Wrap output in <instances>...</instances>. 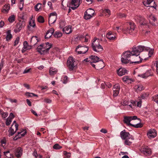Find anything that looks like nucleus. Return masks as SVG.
<instances>
[{"instance_id": "f257e3e1", "label": "nucleus", "mask_w": 158, "mask_h": 158, "mask_svg": "<svg viewBox=\"0 0 158 158\" xmlns=\"http://www.w3.org/2000/svg\"><path fill=\"white\" fill-rule=\"evenodd\" d=\"M132 49L131 51H127L123 53L122 57L121 59L122 63L139 64L141 62L143 59L140 56L137 57L143 50L142 47L140 46H133Z\"/></svg>"}, {"instance_id": "052dcab7", "label": "nucleus", "mask_w": 158, "mask_h": 158, "mask_svg": "<svg viewBox=\"0 0 158 158\" xmlns=\"http://www.w3.org/2000/svg\"><path fill=\"white\" fill-rule=\"evenodd\" d=\"M107 86L108 88H110L111 87L112 85L109 82H107L105 84Z\"/></svg>"}, {"instance_id": "a211bd4d", "label": "nucleus", "mask_w": 158, "mask_h": 158, "mask_svg": "<svg viewBox=\"0 0 158 158\" xmlns=\"http://www.w3.org/2000/svg\"><path fill=\"white\" fill-rule=\"evenodd\" d=\"M15 116L12 113L10 114L9 117L6 119V126H9L12 122V119L14 118Z\"/></svg>"}, {"instance_id": "4d7b16f0", "label": "nucleus", "mask_w": 158, "mask_h": 158, "mask_svg": "<svg viewBox=\"0 0 158 158\" xmlns=\"http://www.w3.org/2000/svg\"><path fill=\"white\" fill-rule=\"evenodd\" d=\"M8 113L7 112H5L2 115V117L3 118H6L8 115Z\"/></svg>"}, {"instance_id": "bf43d9fd", "label": "nucleus", "mask_w": 158, "mask_h": 158, "mask_svg": "<svg viewBox=\"0 0 158 158\" xmlns=\"http://www.w3.org/2000/svg\"><path fill=\"white\" fill-rule=\"evenodd\" d=\"M26 102L28 105L29 106H31V102L28 99H27L26 100Z\"/></svg>"}, {"instance_id": "864d4df0", "label": "nucleus", "mask_w": 158, "mask_h": 158, "mask_svg": "<svg viewBox=\"0 0 158 158\" xmlns=\"http://www.w3.org/2000/svg\"><path fill=\"white\" fill-rule=\"evenodd\" d=\"M147 96V94H143L140 96V98L141 99H144Z\"/></svg>"}, {"instance_id": "0eeeda50", "label": "nucleus", "mask_w": 158, "mask_h": 158, "mask_svg": "<svg viewBox=\"0 0 158 158\" xmlns=\"http://www.w3.org/2000/svg\"><path fill=\"white\" fill-rule=\"evenodd\" d=\"M140 151L142 153L146 156H150L152 153L151 149L147 145H143L140 149Z\"/></svg>"}, {"instance_id": "774afa93", "label": "nucleus", "mask_w": 158, "mask_h": 158, "mask_svg": "<svg viewBox=\"0 0 158 158\" xmlns=\"http://www.w3.org/2000/svg\"><path fill=\"white\" fill-rule=\"evenodd\" d=\"M156 71L158 74V61H156Z\"/></svg>"}, {"instance_id": "0e129e2a", "label": "nucleus", "mask_w": 158, "mask_h": 158, "mask_svg": "<svg viewBox=\"0 0 158 158\" xmlns=\"http://www.w3.org/2000/svg\"><path fill=\"white\" fill-rule=\"evenodd\" d=\"M44 130V129L43 128H41L40 129V136H41V135L42 134V133L43 134L45 132H46V131H45L44 132L43 131Z\"/></svg>"}, {"instance_id": "603ef678", "label": "nucleus", "mask_w": 158, "mask_h": 158, "mask_svg": "<svg viewBox=\"0 0 158 158\" xmlns=\"http://www.w3.org/2000/svg\"><path fill=\"white\" fill-rule=\"evenodd\" d=\"M40 5V3H37L34 6V9L35 11H38L40 9V7L38 8V6Z\"/></svg>"}, {"instance_id": "c85d7f7f", "label": "nucleus", "mask_w": 158, "mask_h": 158, "mask_svg": "<svg viewBox=\"0 0 158 158\" xmlns=\"http://www.w3.org/2000/svg\"><path fill=\"white\" fill-rule=\"evenodd\" d=\"M62 33L60 32L55 31L53 34V36L56 38H58L62 36Z\"/></svg>"}, {"instance_id": "cd10ccee", "label": "nucleus", "mask_w": 158, "mask_h": 158, "mask_svg": "<svg viewBox=\"0 0 158 158\" xmlns=\"http://www.w3.org/2000/svg\"><path fill=\"white\" fill-rule=\"evenodd\" d=\"M7 36L6 40L7 41L10 40L12 37V35L11 34V31L8 30L6 32Z\"/></svg>"}, {"instance_id": "4be33fe9", "label": "nucleus", "mask_w": 158, "mask_h": 158, "mask_svg": "<svg viewBox=\"0 0 158 158\" xmlns=\"http://www.w3.org/2000/svg\"><path fill=\"white\" fill-rule=\"evenodd\" d=\"M72 31L71 26L70 25L66 27L63 29V32L66 34H69L71 33Z\"/></svg>"}, {"instance_id": "a878e982", "label": "nucleus", "mask_w": 158, "mask_h": 158, "mask_svg": "<svg viewBox=\"0 0 158 158\" xmlns=\"http://www.w3.org/2000/svg\"><path fill=\"white\" fill-rule=\"evenodd\" d=\"M29 25L27 26V28L29 30H31V27H34L35 26V21L31 19L29 23Z\"/></svg>"}, {"instance_id": "f704fd0d", "label": "nucleus", "mask_w": 158, "mask_h": 158, "mask_svg": "<svg viewBox=\"0 0 158 158\" xmlns=\"http://www.w3.org/2000/svg\"><path fill=\"white\" fill-rule=\"evenodd\" d=\"M4 155L7 157L10 158H13V156L10 153L9 151L4 152Z\"/></svg>"}, {"instance_id": "412c9836", "label": "nucleus", "mask_w": 158, "mask_h": 158, "mask_svg": "<svg viewBox=\"0 0 158 158\" xmlns=\"http://www.w3.org/2000/svg\"><path fill=\"white\" fill-rule=\"evenodd\" d=\"M22 152L23 149L21 147H18L16 149V156L18 158L20 157L22 154Z\"/></svg>"}, {"instance_id": "5fc2aeb1", "label": "nucleus", "mask_w": 158, "mask_h": 158, "mask_svg": "<svg viewBox=\"0 0 158 158\" xmlns=\"http://www.w3.org/2000/svg\"><path fill=\"white\" fill-rule=\"evenodd\" d=\"M141 103H142V101L140 99L139 101L137 102V106L138 107H140L141 106Z\"/></svg>"}, {"instance_id": "72a5a7b5", "label": "nucleus", "mask_w": 158, "mask_h": 158, "mask_svg": "<svg viewBox=\"0 0 158 158\" xmlns=\"http://www.w3.org/2000/svg\"><path fill=\"white\" fill-rule=\"evenodd\" d=\"M63 153L64 156V158H69L70 157L71 154L70 152L64 151H63Z\"/></svg>"}, {"instance_id": "dca6fc26", "label": "nucleus", "mask_w": 158, "mask_h": 158, "mask_svg": "<svg viewBox=\"0 0 158 158\" xmlns=\"http://www.w3.org/2000/svg\"><path fill=\"white\" fill-rule=\"evenodd\" d=\"M23 47L22 50V53L24 52L27 50L30 49L31 48V45L28 44L27 41H25L23 43Z\"/></svg>"}, {"instance_id": "c9c22d12", "label": "nucleus", "mask_w": 158, "mask_h": 158, "mask_svg": "<svg viewBox=\"0 0 158 158\" xmlns=\"http://www.w3.org/2000/svg\"><path fill=\"white\" fill-rule=\"evenodd\" d=\"M93 17L91 15L85 12L84 13L85 19H89Z\"/></svg>"}, {"instance_id": "20e7f679", "label": "nucleus", "mask_w": 158, "mask_h": 158, "mask_svg": "<svg viewBox=\"0 0 158 158\" xmlns=\"http://www.w3.org/2000/svg\"><path fill=\"white\" fill-rule=\"evenodd\" d=\"M127 27L122 29V31L124 34L128 33L131 34L135 29L134 23L133 22H127L126 24Z\"/></svg>"}, {"instance_id": "aec40b11", "label": "nucleus", "mask_w": 158, "mask_h": 158, "mask_svg": "<svg viewBox=\"0 0 158 158\" xmlns=\"http://www.w3.org/2000/svg\"><path fill=\"white\" fill-rule=\"evenodd\" d=\"M134 89L135 92L138 93L144 89V88L142 85H136L135 86Z\"/></svg>"}, {"instance_id": "f3484780", "label": "nucleus", "mask_w": 158, "mask_h": 158, "mask_svg": "<svg viewBox=\"0 0 158 158\" xmlns=\"http://www.w3.org/2000/svg\"><path fill=\"white\" fill-rule=\"evenodd\" d=\"M127 73V70L124 68H121L117 70V73L119 76H122Z\"/></svg>"}, {"instance_id": "de8ad7c7", "label": "nucleus", "mask_w": 158, "mask_h": 158, "mask_svg": "<svg viewBox=\"0 0 158 158\" xmlns=\"http://www.w3.org/2000/svg\"><path fill=\"white\" fill-rule=\"evenodd\" d=\"M126 16V15L121 13H119L118 15V17L121 18H125Z\"/></svg>"}, {"instance_id": "3c124183", "label": "nucleus", "mask_w": 158, "mask_h": 158, "mask_svg": "<svg viewBox=\"0 0 158 158\" xmlns=\"http://www.w3.org/2000/svg\"><path fill=\"white\" fill-rule=\"evenodd\" d=\"M47 88L48 87L47 86H45L44 87L40 86V88L41 89V91L42 92L45 91L47 90Z\"/></svg>"}, {"instance_id": "393cba45", "label": "nucleus", "mask_w": 158, "mask_h": 158, "mask_svg": "<svg viewBox=\"0 0 158 158\" xmlns=\"http://www.w3.org/2000/svg\"><path fill=\"white\" fill-rule=\"evenodd\" d=\"M147 17L150 23H151V21L154 22L157 20V19L156 17L152 14L148 15Z\"/></svg>"}, {"instance_id": "6ab92c4d", "label": "nucleus", "mask_w": 158, "mask_h": 158, "mask_svg": "<svg viewBox=\"0 0 158 158\" xmlns=\"http://www.w3.org/2000/svg\"><path fill=\"white\" fill-rule=\"evenodd\" d=\"M141 46L143 49V51H148V55L149 57L151 56L153 53V49H150V48L147 47H146L140 45Z\"/></svg>"}, {"instance_id": "8fccbe9b", "label": "nucleus", "mask_w": 158, "mask_h": 158, "mask_svg": "<svg viewBox=\"0 0 158 158\" xmlns=\"http://www.w3.org/2000/svg\"><path fill=\"white\" fill-rule=\"evenodd\" d=\"M19 40V37H18L16 38L15 40V42H14V46H16L18 44Z\"/></svg>"}, {"instance_id": "473e14b6", "label": "nucleus", "mask_w": 158, "mask_h": 158, "mask_svg": "<svg viewBox=\"0 0 158 158\" xmlns=\"http://www.w3.org/2000/svg\"><path fill=\"white\" fill-rule=\"evenodd\" d=\"M85 12H86V13L90 14L93 16L94 13V11L91 8H89Z\"/></svg>"}, {"instance_id": "423d86ee", "label": "nucleus", "mask_w": 158, "mask_h": 158, "mask_svg": "<svg viewBox=\"0 0 158 158\" xmlns=\"http://www.w3.org/2000/svg\"><path fill=\"white\" fill-rule=\"evenodd\" d=\"M67 65L70 71L73 70L75 69L76 64H75L73 57L70 56L69 58L67 60Z\"/></svg>"}, {"instance_id": "9b49d317", "label": "nucleus", "mask_w": 158, "mask_h": 158, "mask_svg": "<svg viewBox=\"0 0 158 158\" xmlns=\"http://www.w3.org/2000/svg\"><path fill=\"white\" fill-rule=\"evenodd\" d=\"M147 135L149 138H155L157 135V131L154 129H150L148 132Z\"/></svg>"}, {"instance_id": "b1692460", "label": "nucleus", "mask_w": 158, "mask_h": 158, "mask_svg": "<svg viewBox=\"0 0 158 158\" xmlns=\"http://www.w3.org/2000/svg\"><path fill=\"white\" fill-rule=\"evenodd\" d=\"M89 59H90V61L94 63H96L100 60H99V58L95 56L92 55L90 56L89 57Z\"/></svg>"}, {"instance_id": "5701e85b", "label": "nucleus", "mask_w": 158, "mask_h": 158, "mask_svg": "<svg viewBox=\"0 0 158 158\" xmlns=\"http://www.w3.org/2000/svg\"><path fill=\"white\" fill-rule=\"evenodd\" d=\"M151 75V71L150 70L147 71L144 74L139 75V76L143 78H146Z\"/></svg>"}, {"instance_id": "1a4fd4ad", "label": "nucleus", "mask_w": 158, "mask_h": 158, "mask_svg": "<svg viewBox=\"0 0 158 158\" xmlns=\"http://www.w3.org/2000/svg\"><path fill=\"white\" fill-rule=\"evenodd\" d=\"M88 50L87 47L83 46L80 45H78L76 49V51L78 54L85 53Z\"/></svg>"}, {"instance_id": "f03ea898", "label": "nucleus", "mask_w": 158, "mask_h": 158, "mask_svg": "<svg viewBox=\"0 0 158 158\" xmlns=\"http://www.w3.org/2000/svg\"><path fill=\"white\" fill-rule=\"evenodd\" d=\"M137 119V117L135 116H125L124 118V122L129 126H131L136 128H141L143 127V124L141 123H138L136 125L132 124L130 123L132 120Z\"/></svg>"}, {"instance_id": "58836bf2", "label": "nucleus", "mask_w": 158, "mask_h": 158, "mask_svg": "<svg viewBox=\"0 0 158 158\" xmlns=\"http://www.w3.org/2000/svg\"><path fill=\"white\" fill-rule=\"evenodd\" d=\"M15 16L14 15H11L8 19L9 21L11 23L13 22L15 20Z\"/></svg>"}, {"instance_id": "6e6d98bb", "label": "nucleus", "mask_w": 158, "mask_h": 158, "mask_svg": "<svg viewBox=\"0 0 158 158\" xmlns=\"http://www.w3.org/2000/svg\"><path fill=\"white\" fill-rule=\"evenodd\" d=\"M31 70V69H27L26 68L23 71V73L25 74L26 73H29L30 72V70Z\"/></svg>"}, {"instance_id": "bb28decb", "label": "nucleus", "mask_w": 158, "mask_h": 158, "mask_svg": "<svg viewBox=\"0 0 158 158\" xmlns=\"http://www.w3.org/2000/svg\"><path fill=\"white\" fill-rule=\"evenodd\" d=\"M125 140V144L128 145H130L132 143V141L133 140V138L131 137H130L129 138Z\"/></svg>"}, {"instance_id": "e2e57ef3", "label": "nucleus", "mask_w": 158, "mask_h": 158, "mask_svg": "<svg viewBox=\"0 0 158 158\" xmlns=\"http://www.w3.org/2000/svg\"><path fill=\"white\" fill-rule=\"evenodd\" d=\"M44 20L43 17L40 16V23H43L44 22Z\"/></svg>"}, {"instance_id": "79ce46f5", "label": "nucleus", "mask_w": 158, "mask_h": 158, "mask_svg": "<svg viewBox=\"0 0 158 158\" xmlns=\"http://www.w3.org/2000/svg\"><path fill=\"white\" fill-rule=\"evenodd\" d=\"M152 100L157 103L158 102V94H156L152 98Z\"/></svg>"}, {"instance_id": "4c0bfd02", "label": "nucleus", "mask_w": 158, "mask_h": 158, "mask_svg": "<svg viewBox=\"0 0 158 158\" xmlns=\"http://www.w3.org/2000/svg\"><path fill=\"white\" fill-rule=\"evenodd\" d=\"M123 80L124 82H126L129 80L130 81H132V79L130 78V77L128 76H124L123 78Z\"/></svg>"}, {"instance_id": "a19ab883", "label": "nucleus", "mask_w": 158, "mask_h": 158, "mask_svg": "<svg viewBox=\"0 0 158 158\" xmlns=\"http://www.w3.org/2000/svg\"><path fill=\"white\" fill-rule=\"evenodd\" d=\"M10 6L9 5H5L3 7V10L6 11H8L10 9Z\"/></svg>"}, {"instance_id": "4468645a", "label": "nucleus", "mask_w": 158, "mask_h": 158, "mask_svg": "<svg viewBox=\"0 0 158 158\" xmlns=\"http://www.w3.org/2000/svg\"><path fill=\"white\" fill-rule=\"evenodd\" d=\"M120 135L121 138L124 140L131 137L129 133L128 132H126L125 130L122 131L120 132Z\"/></svg>"}, {"instance_id": "6e6552de", "label": "nucleus", "mask_w": 158, "mask_h": 158, "mask_svg": "<svg viewBox=\"0 0 158 158\" xmlns=\"http://www.w3.org/2000/svg\"><path fill=\"white\" fill-rule=\"evenodd\" d=\"M135 20L137 24L141 25H146L147 23L145 19L140 15H137L135 17Z\"/></svg>"}, {"instance_id": "a18cd8bd", "label": "nucleus", "mask_w": 158, "mask_h": 158, "mask_svg": "<svg viewBox=\"0 0 158 158\" xmlns=\"http://www.w3.org/2000/svg\"><path fill=\"white\" fill-rule=\"evenodd\" d=\"M68 78L67 76H64L63 78V83L64 84H66L68 82Z\"/></svg>"}, {"instance_id": "c03bdc74", "label": "nucleus", "mask_w": 158, "mask_h": 158, "mask_svg": "<svg viewBox=\"0 0 158 158\" xmlns=\"http://www.w3.org/2000/svg\"><path fill=\"white\" fill-rule=\"evenodd\" d=\"M53 148L54 149H59L62 148V147L60 146L59 144L56 143L53 146Z\"/></svg>"}, {"instance_id": "2f4dec72", "label": "nucleus", "mask_w": 158, "mask_h": 158, "mask_svg": "<svg viewBox=\"0 0 158 158\" xmlns=\"http://www.w3.org/2000/svg\"><path fill=\"white\" fill-rule=\"evenodd\" d=\"M79 4V1L78 0H72L71 2V6H77Z\"/></svg>"}, {"instance_id": "ea45409f", "label": "nucleus", "mask_w": 158, "mask_h": 158, "mask_svg": "<svg viewBox=\"0 0 158 158\" xmlns=\"http://www.w3.org/2000/svg\"><path fill=\"white\" fill-rule=\"evenodd\" d=\"M25 95L28 97H31L33 96H37V95L33 93L29 92H26L25 94Z\"/></svg>"}, {"instance_id": "ddd939ff", "label": "nucleus", "mask_w": 158, "mask_h": 158, "mask_svg": "<svg viewBox=\"0 0 158 158\" xmlns=\"http://www.w3.org/2000/svg\"><path fill=\"white\" fill-rule=\"evenodd\" d=\"M120 89V86L118 85H115L113 86V96H117L119 93Z\"/></svg>"}, {"instance_id": "2eb2a0df", "label": "nucleus", "mask_w": 158, "mask_h": 158, "mask_svg": "<svg viewBox=\"0 0 158 158\" xmlns=\"http://www.w3.org/2000/svg\"><path fill=\"white\" fill-rule=\"evenodd\" d=\"M54 31L53 28H51L47 31L46 35H45V39H48L50 38L53 34Z\"/></svg>"}, {"instance_id": "9d476101", "label": "nucleus", "mask_w": 158, "mask_h": 158, "mask_svg": "<svg viewBox=\"0 0 158 158\" xmlns=\"http://www.w3.org/2000/svg\"><path fill=\"white\" fill-rule=\"evenodd\" d=\"M57 16L56 12L51 13L49 17V23L53 24L55 23L56 20Z\"/></svg>"}, {"instance_id": "09e8293b", "label": "nucleus", "mask_w": 158, "mask_h": 158, "mask_svg": "<svg viewBox=\"0 0 158 158\" xmlns=\"http://www.w3.org/2000/svg\"><path fill=\"white\" fill-rule=\"evenodd\" d=\"M9 130L10 131V135H11V136L13 135L16 132L15 131H14V130L13 129H12L11 127H10V128Z\"/></svg>"}, {"instance_id": "f8f14e48", "label": "nucleus", "mask_w": 158, "mask_h": 158, "mask_svg": "<svg viewBox=\"0 0 158 158\" xmlns=\"http://www.w3.org/2000/svg\"><path fill=\"white\" fill-rule=\"evenodd\" d=\"M106 37L110 41L114 40L117 39L116 34H114L111 31L109 32L106 35Z\"/></svg>"}, {"instance_id": "39448f33", "label": "nucleus", "mask_w": 158, "mask_h": 158, "mask_svg": "<svg viewBox=\"0 0 158 158\" xmlns=\"http://www.w3.org/2000/svg\"><path fill=\"white\" fill-rule=\"evenodd\" d=\"M52 45L48 42L40 44V55L44 54L47 53L51 48Z\"/></svg>"}, {"instance_id": "49530a36", "label": "nucleus", "mask_w": 158, "mask_h": 158, "mask_svg": "<svg viewBox=\"0 0 158 158\" xmlns=\"http://www.w3.org/2000/svg\"><path fill=\"white\" fill-rule=\"evenodd\" d=\"M153 1V0H146L143 2L144 5H149Z\"/></svg>"}, {"instance_id": "680f3d73", "label": "nucleus", "mask_w": 158, "mask_h": 158, "mask_svg": "<svg viewBox=\"0 0 158 158\" xmlns=\"http://www.w3.org/2000/svg\"><path fill=\"white\" fill-rule=\"evenodd\" d=\"M79 6V5H78V6H71V8L73 10H74L76 9Z\"/></svg>"}, {"instance_id": "c756f323", "label": "nucleus", "mask_w": 158, "mask_h": 158, "mask_svg": "<svg viewBox=\"0 0 158 158\" xmlns=\"http://www.w3.org/2000/svg\"><path fill=\"white\" fill-rule=\"evenodd\" d=\"M20 26H19V23H18L16 25L15 28L14 29V31L15 32L17 33L20 31L21 30Z\"/></svg>"}, {"instance_id": "13d9d810", "label": "nucleus", "mask_w": 158, "mask_h": 158, "mask_svg": "<svg viewBox=\"0 0 158 158\" xmlns=\"http://www.w3.org/2000/svg\"><path fill=\"white\" fill-rule=\"evenodd\" d=\"M44 101L47 103H49L51 102L52 101L49 99L46 98L44 99Z\"/></svg>"}, {"instance_id": "7c9ffc66", "label": "nucleus", "mask_w": 158, "mask_h": 158, "mask_svg": "<svg viewBox=\"0 0 158 158\" xmlns=\"http://www.w3.org/2000/svg\"><path fill=\"white\" fill-rule=\"evenodd\" d=\"M57 72L56 69L53 68H51L49 71V74L51 76L56 74Z\"/></svg>"}, {"instance_id": "69168bd1", "label": "nucleus", "mask_w": 158, "mask_h": 158, "mask_svg": "<svg viewBox=\"0 0 158 158\" xmlns=\"http://www.w3.org/2000/svg\"><path fill=\"white\" fill-rule=\"evenodd\" d=\"M100 132L104 133H106L107 132V131L104 129H102L101 130Z\"/></svg>"}, {"instance_id": "338daca9", "label": "nucleus", "mask_w": 158, "mask_h": 158, "mask_svg": "<svg viewBox=\"0 0 158 158\" xmlns=\"http://www.w3.org/2000/svg\"><path fill=\"white\" fill-rule=\"evenodd\" d=\"M4 24V23L3 21H1L0 22V28H2L3 27Z\"/></svg>"}, {"instance_id": "e433bc0d", "label": "nucleus", "mask_w": 158, "mask_h": 158, "mask_svg": "<svg viewBox=\"0 0 158 158\" xmlns=\"http://www.w3.org/2000/svg\"><path fill=\"white\" fill-rule=\"evenodd\" d=\"M33 40H36L37 41L36 43L35 44H34V46L36 47V44H37V43L38 42H39L40 40V39H39V38L37 36H33L31 38V41H33Z\"/></svg>"}, {"instance_id": "7ed1b4c3", "label": "nucleus", "mask_w": 158, "mask_h": 158, "mask_svg": "<svg viewBox=\"0 0 158 158\" xmlns=\"http://www.w3.org/2000/svg\"><path fill=\"white\" fill-rule=\"evenodd\" d=\"M93 41L92 47L93 50L96 52L102 51L103 50L102 47L100 44L101 41L98 39L94 40Z\"/></svg>"}, {"instance_id": "37998d69", "label": "nucleus", "mask_w": 158, "mask_h": 158, "mask_svg": "<svg viewBox=\"0 0 158 158\" xmlns=\"http://www.w3.org/2000/svg\"><path fill=\"white\" fill-rule=\"evenodd\" d=\"M19 26L21 29L23 27H24L25 25V21L23 20L22 21H20L19 22Z\"/></svg>"}]
</instances>
